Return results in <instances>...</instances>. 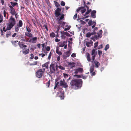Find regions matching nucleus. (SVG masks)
Masks as SVG:
<instances>
[{"label":"nucleus","mask_w":131,"mask_h":131,"mask_svg":"<svg viewBox=\"0 0 131 131\" xmlns=\"http://www.w3.org/2000/svg\"><path fill=\"white\" fill-rule=\"evenodd\" d=\"M70 84L71 89H77L82 86V81L81 79H74L71 81Z\"/></svg>","instance_id":"obj_1"},{"label":"nucleus","mask_w":131,"mask_h":131,"mask_svg":"<svg viewBox=\"0 0 131 131\" xmlns=\"http://www.w3.org/2000/svg\"><path fill=\"white\" fill-rule=\"evenodd\" d=\"M58 66L56 64L53 63H51L50 66V69L51 73H54L56 70H58Z\"/></svg>","instance_id":"obj_2"},{"label":"nucleus","mask_w":131,"mask_h":131,"mask_svg":"<svg viewBox=\"0 0 131 131\" xmlns=\"http://www.w3.org/2000/svg\"><path fill=\"white\" fill-rule=\"evenodd\" d=\"M59 92H58V96L61 98V100L63 99L64 97V92L63 90L60 88L59 90Z\"/></svg>","instance_id":"obj_3"},{"label":"nucleus","mask_w":131,"mask_h":131,"mask_svg":"<svg viewBox=\"0 0 131 131\" xmlns=\"http://www.w3.org/2000/svg\"><path fill=\"white\" fill-rule=\"evenodd\" d=\"M67 42L66 41H63L59 42L58 45L60 47H63L64 46V48L66 49L67 48Z\"/></svg>","instance_id":"obj_4"},{"label":"nucleus","mask_w":131,"mask_h":131,"mask_svg":"<svg viewBox=\"0 0 131 131\" xmlns=\"http://www.w3.org/2000/svg\"><path fill=\"white\" fill-rule=\"evenodd\" d=\"M9 24L14 26L15 24V21L14 18L12 17V16L10 18L9 20Z\"/></svg>","instance_id":"obj_5"},{"label":"nucleus","mask_w":131,"mask_h":131,"mask_svg":"<svg viewBox=\"0 0 131 131\" xmlns=\"http://www.w3.org/2000/svg\"><path fill=\"white\" fill-rule=\"evenodd\" d=\"M59 84L60 86H62L64 88H67L68 86L67 83L63 81L62 80L60 81Z\"/></svg>","instance_id":"obj_6"},{"label":"nucleus","mask_w":131,"mask_h":131,"mask_svg":"<svg viewBox=\"0 0 131 131\" xmlns=\"http://www.w3.org/2000/svg\"><path fill=\"white\" fill-rule=\"evenodd\" d=\"M37 38L36 37H33L32 38H30L28 41L30 43H35L36 42Z\"/></svg>","instance_id":"obj_7"},{"label":"nucleus","mask_w":131,"mask_h":131,"mask_svg":"<svg viewBox=\"0 0 131 131\" xmlns=\"http://www.w3.org/2000/svg\"><path fill=\"white\" fill-rule=\"evenodd\" d=\"M61 10V9L59 8H58L55 11V16L56 17H57L59 16L60 14V13Z\"/></svg>","instance_id":"obj_8"},{"label":"nucleus","mask_w":131,"mask_h":131,"mask_svg":"<svg viewBox=\"0 0 131 131\" xmlns=\"http://www.w3.org/2000/svg\"><path fill=\"white\" fill-rule=\"evenodd\" d=\"M9 7L10 10V13L12 15H14V14H15V13H16L15 10V9L12 7V6H11L10 5L9 6Z\"/></svg>","instance_id":"obj_9"},{"label":"nucleus","mask_w":131,"mask_h":131,"mask_svg":"<svg viewBox=\"0 0 131 131\" xmlns=\"http://www.w3.org/2000/svg\"><path fill=\"white\" fill-rule=\"evenodd\" d=\"M102 30H100V31L97 33L98 36L97 37L96 36H95V38L97 39L101 38L102 36Z\"/></svg>","instance_id":"obj_10"},{"label":"nucleus","mask_w":131,"mask_h":131,"mask_svg":"<svg viewBox=\"0 0 131 131\" xmlns=\"http://www.w3.org/2000/svg\"><path fill=\"white\" fill-rule=\"evenodd\" d=\"M29 50L28 49L25 48L23 49L22 52L23 54H26L29 53Z\"/></svg>","instance_id":"obj_11"},{"label":"nucleus","mask_w":131,"mask_h":131,"mask_svg":"<svg viewBox=\"0 0 131 131\" xmlns=\"http://www.w3.org/2000/svg\"><path fill=\"white\" fill-rule=\"evenodd\" d=\"M92 62L94 61L95 59V50L94 49L92 50Z\"/></svg>","instance_id":"obj_12"},{"label":"nucleus","mask_w":131,"mask_h":131,"mask_svg":"<svg viewBox=\"0 0 131 131\" xmlns=\"http://www.w3.org/2000/svg\"><path fill=\"white\" fill-rule=\"evenodd\" d=\"M83 69L81 68H79L77 69L75 71V74H77V73H81L83 72Z\"/></svg>","instance_id":"obj_13"},{"label":"nucleus","mask_w":131,"mask_h":131,"mask_svg":"<svg viewBox=\"0 0 131 131\" xmlns=\"http://www.w3.org/2000/svg\"><path fill=\"white\" fill-rule=\"evenodd\" d=\"M86 46L88 47H90L93 43V42L91 40H90L88 41H86Z\"/></svg>","instance_id":"obj_14"},{"label":"nucleus","mask_w":131,"mask_h":131,"mask_svg":"<svg viewBox=\"0 0 131 131\" xmlns=\"http://www.w3.org/2000/svg\"><path fill=\"white\" fill-rule=\"evenodd\" d=\"M45 70V68H43V69H39L36 72V74H42L44 73V71Z\"/></svg>","instance_id":"obj_15"},{"label":"nucleus","mask_w":131,"mask_h":131,"mask_svg":"<svg viewBox=\"0 0 131 131\" xmlns=\"http://www.w3.org/2000/svg\"><path fill=\"white\" fill-rule=\"evenodd\" d=\"M18 44L21 48L23 49L24 48H26L27 47L26 45H24L22 43V42H20L19 41V42Z\"/></svg>","instance_id":"obj_16"},{"label":"nucleus","mask_w":131,"mask_h":131,"mask_svg":"<svg viewBox=\"0 0 131 131\" xmlns=\"http://www.w3.org/2000/svg\"><path fill=\"white\" fill-rule=\"evenodd\" d=\"M49 62H48L43 64L42 66L43 67H45L46 69H48V65L49 64Z\"/></svg>","instance_id":"obj_17"},{"label":"nucleus","mask_w":131,"mask_h":131,"mask_svg":"<svg viewBox=\"0 0 131 131\" xmlns=\"http://www.w3.org/2000/svg\"><path fill=\"white\" fill-rule=\"evenodd\" d=\"M96 11L95 10H93L91 12V17L93 18H95L96 17L95 14Z\"/></svg>","instance_id":"obj_18"},{"label":"nucleus","mask_w":131,"mask_h":131,"mask_svg":"<svg viewBox=\"0 0 131 131\" xmlns=\"http://www.w3.org/2000/svg\"><path fill=\"white\" fill-rule=\"evenodd\" d=\"M74 77H77V78H81L83 79H86V77L83 76V75L81 76L80 75H77L76 74H75L74 75Z\"/></svg>","instance_id":"obj_19"},{"label":"nucleus","mask_w":131,"mask_h":131,"mask_svg":"<svg viewBox=\"0 0 131 131\" xmlns=\"http://www.w3.org/2000/svg\"><path fill=\"white\" fill-rule=\"evenodd\" d=\"M25 36L30 37H32L33 36V35L30 32H25Z\"/></svg>","instance_id":"obj_20"},{"label":"nucleus","mask_w":131,"mask_h":131,"mask_svg":"<svg viewBox=\"0 0 131 131\" xmlns=\"http://www.w3.org/2000/svg\"><path fill=\"white\" fill-rule=\"evenodd\" d=\"M56 52L57 53L60 55H61L62 54V52L59 51V48L57 47H56Z\"/></svg>","instance_id":"obj_21"},{"label":"nucleus","mask_w":131,"mask_h":131,"mask_svg":"<svg viewBox=\"0 0 131 131\" xmlns=\"http://www.w3.org/2000/svg\"><path fill=\"white\" fill-rule=\"evenodd\" d=\"M64 15L63 14L61 15L59 17H57V20H61L64 18Z\"/></svg>","instance_id":"obj_22"},{"label":"nucleus","mask_w":131,"mask_h":131,"mask_svg":"<svg viewBox=\"0 0 131 131\" xmlns=\"http://www.w3.org/2000/svg\"><path fill=\"white\" fill-rule=\"evenodd\" d=\"M87 9V11L85 13V14L84 15V16H85L87 15L91 11V9H89V7L86 6Z\"/></svg>","instance_id":"obj_23"},{"label":"nucleus","mask_w":131,"mask_h":131,"mask_svg":"<svg viewBox=\"0 0 131 131\" xmlns=\"http://www.w3.org/2000/svg\"><path fill=\"white\" fill-rule=\"evenodd\" d=\"M94 63L95 64V67L96 68H98L100 65V63H99L96 61H94Z\"/></svg>","instance_id":"obj_24"},{"label":"nucleus","mask_w":131,"mask_h":131,"mask_svg":"<svg viewBox=\"0 0 131 131\" xmlns=\"http://www.w3.org/2000/svg\"><path fill=\"white\" fill-rule=\"evenodd\" d=\"M64 32H63L62 31H61V37L62 38L65 39L66 37V35L64 34Z\"/></svg>","instance_id":"obj_25"},{"label":"nucleus","mask_w":131,"mask_h":131,"mask_svg":"<svg viewBox=\"0 0 131 131\" xmlns=\"http://www.w3.org/2000/svg\"><path fill=\"white\" fill-rule=\"evenodd\" d=\"M55 84L54 88V89H55L57 87L59 83V81L57 79H56L55 80Z\"/></svg>","instance_id":"obj_26"},{"label":"nucleus","mask_w":131,"mask_h":131,"mask_svg":"<svg viewBox=\"0 0 131 131\" xmlns=\"http://www.w3.org/2000/svg\"><path fill=\"white\" fill-rule=\"evenodd\" d=\"M10 3L12 5L11 6H12L13 7H14L15 6H17V5H18V4L16 2H10Z\"/></svg>","instance_id":"obj_27"},{"label":"nucleus","mask_w":131,"mask_h":131,"mask_svg":"<svg viewBox=\"0 0 131 131\" xmlns=\"http://www.w3.org/2000/svg\"><path fill=\"white\" fill-rule=\"evenodd\" d=\"M13 26L11 25L10 24H9L7 26L6 28V30H10L13 27Z\"/></svg>","instance_id":"obj_28"},{"label":"nucleus","mask_w":131,"mask_h":131,"mask_svg":"<svg viewBox=\"0 0 131 131\" xmlns=\"http://www.w3.org/2000/svg\"><path fill=\"white\" fill-rule=\"evenodd\" d=\"M23 25V22L22 21L20 20L19 21L18 24L17 25L18 26H19L20 27H21Z\"/></svg>","instance_id":"obj_29"},{"label":"nucleus","mask_w":131,"mask_h":131,"mask_svg":"<svg viewBox=\"0 0 131 131\" xmlns=\"http://www.w3.org/2000/svg\"><path fill=\"white\" fill-rule=\"evenodd\" d=\"M19 27H20L18 26L17 25H16L15 26V31L17 32H18L19 30Z\"/></svg>","instance_id":"obj_30"},{"label":"nucleus","mask_w":131,"mask_h":131,"mask_svg":"<svg viewBox=\"0 0 131 131\" xmlns=\"http://www.w3.org/2000/svg\"><path fill=\"white\" fill-rule=\"evenodd\" d=\"M86 55H87V60L88 61H90L91 60V59L90 57V54L89 53H87L86 54Z\"/></svg>","instance_id":"obj_31"},{"label":"nucleus","mask_w":131,"mask_h":131,"mask_svg":"<svg viewBox=\"0 0 131 131\" xmlns=\"http://www.w3.org/2000/svg\"><path fill=\"white\" fill-rule=\"evenodd\" d=\"M11 32L9 31H8L7 33L6 34V36L7 37H8L9 36H11Z\"/></svg>","instance_id":"obj_32"},{"label":"nucleus","mask_w":131,"mask_h":131,"mask_svg":"<svg viewBox=\"0 0 131 131\" xmlns=\"http://www.w3.org/2000/svg\"><path fill=\"white\" fill-rule=\"evenodd\" d=\"M50 36L51 37L53 38L55 37V34L54 32H52L50 34Z\"/></svg>","instance_id":"obj_33"},{"label":"nucleus","mask_w":131,"mask_h":131,"mask_svg":"<svg viewBox=\"0 0 131 131\" xmlns=\"http://www.w3.org/2000/svg\"><path fill=\"white\" fill-rule=\"evenodd\" d=\"M70 54L71 53L70 51H67L66 53V56L67 57H69L70 56Z\"/></svg>","instance_id":"obj_34"},{"label":"nucleus","mask_w":131,"mask_h":131,"mask_svg":"<svg viewBox=\"0 0 131 131\" xmlns=\"http://www.w3.org/2000/svg\"><path fill=\"white\" fill-rule=\"evenodd\" d=\"M93 33H91L90 32H88L86 34V36L88 37H89L92 35H93Z\"/></svg>","instance_id":"obj_35"},{"label":"nucleus","mask_w":131,"mask_h":131,"mask_svg":"<svg viewBox=\"0 0 131 131\" xmlns=\"http://www.w3.org/2000/svg\"><path fill=\"white\" fill-rule=\"evenodd\" d=\"M82 8H83V9H81V12L83 14L86 11V9L85 8H84L82 7Z\"/></svg>","instance_id":"obj_36"},{"label":"nucleus","mask_w":131,"mask_h":131,"mask_svg":"<svg viewBox=\"0 0 131 131\" xmlns=\"http://www.w3.org/2000/svg\"><path fill=\"white\" fill-rule=\"evenodd\" d=\"M26 28L27 31L29 32H30L31 31L30 29L28 26H26Z\"/></svg>","instance_id":"obj_37"},{"label":"nucleus","mask_w":131,"mask_h":131,"mask_svg":"<svg viewBox=\"0 0 131 131\" xmlns=\"http://www.w3.org/2000/svg\"><path fill=\"white\" fill-rule=\"evenodd\" d=\"M109 48V45L108 44L107 45L105 46V47L104 49V50L105 51L106 50L108 49Z\"/></svg>","instance_id":"obj_38"},{"label":"nucleus","mask_w":131,"mask_h":131,"mask_svg":"<svg viewBox=\"0 0 131 131\" xmlns=\"http://www.w3.org/2000/svg\"><path fill=\"white\" fill-rule=\"evenodd\" d=\"M43 74H36V76L37 77L40 78L41 77Z\"/></svg>","instance_id":"obj_39"},{"label":"nucleus","mask_w":131,"mask_h":131,"mask_svg":"<svg viewBox=\"0 0 131 131\" xmlns=\"http://www.w3.org/2000/svg\"><path fill=\"white\" fill-rule=\"evenodd\" d=\"M50 80H49L48 82L46 83V85L48 87H49L50 86Z\"/></svg>","instance_id":"obj_40"},{"label":"nucleus","mask_w":131,"mask_h":131,"mask_svg":"<svg viewBox=\"0 0 131 131\" xmlns=\"http://www.w3.org/2000/svg\"><path fill=\"white\" fill-rule=\"evenodd\" d=\"M57 30L56 31V32H57L59 31V29L60 28V26H57Z\"/></svg>","instance_id":"obj_41"},{"label":"nucleus","mask_w":131,"mask_h":131,"mask_svg":"<svg viewBox=\"0 0 131 131\" xmlns=\"http://www.w3.org/2000/svg\"><path fill=\"white\" fill-rule=\"evenodd\" d=\"M98 42H96L94 44V48H95L96 47H97L98 46Z\"/></svg>","instance_id":"obj_42"},{"label":"nucleus","mask_w":131,"mask_h":131,"mask_svg":"<svg viewBox=\"0 0 131 131\" xmlns=\"http://www.w3.org/2000/svg\"><path fill=\"white\" fill-rule=\"evenodd\" d=\"M57 23L59 24H62V21L61 20H57Z\"/></svg>","instance_id":"obj_43"},{"label":"nucleus","mask_w":131,"mask_h":131,"mask_svg":"<svg viewBox=\"0 0 131 131\" xmlns=\"http://www.w3.org/2000/svg\"><path fill=\"white\" fill-rule=\"evenodd\" d=\"M59 68L60 69H62V70H64V68L62 66H58V68Z\"/></svg>","instance_id":"obj_44"},{"label":"nucleus","mask_w":131,"mask_h":131,"mask_svg":"<svg viewBox=\"0 0 131 131\" xmlns=\"http://www.w3.org/2000/svg\"><path fill=\"white\" fill-rule=\"evenodd\" d=\"M98 54L99 55V56H100L102 54V52L101 51L98 50Z\"/></svg>","instance_id":"obj_45"},{"label":"nucleus","mask_w":131,"mask_h":131,"mask_svg":"<svg viewBox=\"0 0 131 131\" xmlns=\"http://www.w3.org/2000/svg\"><path fill=\"white\" fill-rule=\"evenodd\" d=\"M61 6H64L65 5V3L63 1H62L61 3Z\"/></svg>","instance_id":"obj_46"},{"label":"nucleus","mask_w":131,"mask_h":131,"mask_svg":"<svg viewBox=\"0 0 131 131\" xmlns=\"http://www.w3.org/2000/svg\"><path fill=\"white\" fill-rule=\"evenodd\" d=\"M88 24L89 26L91 25H92V21L91 20H90Z\"/></svg>","instance_id":"obj_47"},{"label":"nucleus","mask_w":131,"mask_h":131,"mask_svg":"<svg viewBox=\"0 0 131 131\" xmlns=\"http://www.w3.org/2000/svg\"><path fill=\"white\" fill-rule=\"evenodd\" d=\"M52 54V53H51V52H50L49 55L48 57V59H50L51 58V55Z\"/></svg>","instance_id":"obj_48"},{"label":"nucleus","mask_w":131,"mask_h":131,"mask_svg":"<svg viewBox=\"0 0 131 131\" xmlns=\"http://www.w3.org/2000/svg\"><path fill=\"white\" fill-rule=\"evenodd\" d=\"M71 57L73 58L75 57H76L75 54L74 53H73L71 54Z\"/></svg>","instance_id":"obj_49"},{"label":"nucleus","mask_w":131,"mask_h":131,"mask_svg":"<svg viewBox=\"0 0 131 131\" xmlns=\"http://www.w3.org/2000/svg\"><path fill=\"white\" fill-rule=\"evenodd\" d=\"M62 25L61 26V27H63V28H64V26L66 24V22H63L62 23Z\"/></svg>","instance_id":"obj_50"},{"label":"nucleus","mask_w":131,"mask_h":131,"mask_svg":"<svg viewBox=\"0 0 131 131\" xmlns=\"http://www.w3.org/2000/svg\"><path fill=\"white\" fill-rule=\"evenodd\" d=\"M46 50L47 51H49L50 50V48L49 47L47 46L46 48Z\"/></svg>","instance_id":"obj_51"},{"label":"nucleus","mask_w":131,"mask_h":131,"mask_svg":"<svg viewBox=\"0 0 131 131\" xmlns=\"http://www.w3.org/2000/svg\"><path fill=\"white\" fill-rule=\"evenodd\" d=\"M77 14H75V15H74L73 17V18L74 19H75L76 18H77Z\"/></svg>","instance_id":"obj_52"},{"label":"nucleus","mask_w":131,"mask_h":131,"mask_svg":"<svg viewBox=\"0 0 131 131\" xmlns=\"http://www.w3.org/2000/svg\"><path fill=\"white\" fill-rule=\"evenodd\" d=\"M30 56H31V57H30V58L31 59H33L34 58V56L33 54H30Z\"/></svg>","instance_id":"obj_53"},{"label":"nucleus","mask_w":131,"mask_h":131,"mask_svg":"<svg viewBox=\"0 0 131 131\" xmlns=\"http://www.w3.org/2000/svg\"><path fill=\"white\" fill-rule=\"evenodd\" d=\"M64 34L66 35V36H70V34L67 32H64Z\"/></svg>","instance_id":"obj_54"},{"label":"nucleus","mask_w":131,"mask_h":131,"mask_svg":"<svg viewBox=\"0 0 131 131\" xmlns=\"http://www.w3.org/2000/svg\"><path fill=\"white\" fill-rule=\"evenodd\" d=\"M103 46L102 45V44H101L99 46V47L98 48V49H100L102 48Z\"/></svg>","instance_id":"obj_55"},{"label":"nucleus","mask_w":131,"mask_h":131,"mask_svg":"<svg viewBox=\"0 0 131 131\" xmlns=\"http://www.w3.org/2000/svg\"><path fill=\"white\" fill-rule=\"evenodd\" d=\"M82 8V7L79 8L78 9H77V12H78L79 11L81 10Z\"/></svg>","instance_id":"obj_56"},{"label":"nucleus","mask_w":131,"mask_h":131,"mask_svg":"<svg viewBox=\"0 0 131 131\" xmlns=\"http://www.w3.org/2000/svg\"><path fill=\"white\" fill-rule=\"evenodd\" d=\"M70 28V27L69 26L67 28H66L64 29V30L65 31H67L68 30H69Z\"/></svg>","instance_id":"obj_57"},{"label":"nucleus","mask_w":131,"mask_h":131,"mask_svg":"<svg viewBox=\"0 0 131 131\" xmlns=\"http://www.w3.org/2000/svg\"><path fill=\"white\" fill-rule=\"evenodd\" d=\"M39 56H41L42 57H43L45 56V54H44L41 53L39 54Z\"/></svg>","instance_id":"obj_58"},{"label":"nucleus","mask_w":131,"mask_h":131,"mask_svg":"<svg viewBox=\"0 0 131 131\" xmlns=\"http://www.w3.org/2000/svg\"><path fill=\"white\" fill-rule=\"evenodd\" d=\"M17 35V34L16 33H15L13 35H12V37H14L16 36V35Z\"/></svg>","instance_id":"obj_59"},{"label":"nucleus","mask_w":131,"mask_h":131,"mask_svg":"<svg viewBox=\"0 0 131 131\" xmlns=\"http://www.w3.org/2000/svg\"><path fill=\"white\" fill-rule=\"evenodd\" d=\"M54 3H55L56 5V6H58V5L59 6L60 5L56 1H54Z\"/></svg>","instance_id":"obj_60"},{"label":"nucleus","mask_w":131,"mask_h":131,"mask_svg":"<svg viewBox=\"0 0 131 131\" xmlns=\"http://www.w3.org/2000/svg\"><path fill=\"white\" fill-rule=\"evenodd\" d=\"M96 24V22L94 21H92V25H95Z\"/></svg>","instance_id":"obj_61"},{"label":"nucleus","mask_w":131,"mask_h":131,"mask_svg":"<svg viewBox=\"0 0 131 131\" xmlns=\"http://www.w3.org/2000/svg\"><path fill=\"white\" fill-rule=\"evenodd\" d=\"M14 15H15V17L16 18V19H17L18 17V15H17V14L16 13H15V14H14Z\"/></svg>","instance_id":"obj_62"},{"label":"nucleus","mask_w":131,"mask_h":131,"mask_svg":"<svg viewBox=\"0 0 131 131\" xmlns=\"http://www.w3.org/2000/svg\"><path fill=\"white\" fill-rule=\"evenodd\" d=\"M3 30L5 32L7 30H6V29H5V27H4L3 28Z\"/></svg>","instance_id":"obj_63"},{"label":"nucleus","mask_w":131,"mask_h":131,"mask_svg":"<svg viewBox=\"0 0 131 131\" xmlns=\"http://www.w3.org/2000/svg\"><path fill=\"white\" fill-rule=\"evenodd\" d=\"M33 64L34 65H37V62L35 61L33 63Z\"/></svg>","instance_id":"obj_64"}]
</instances>
